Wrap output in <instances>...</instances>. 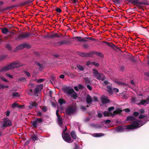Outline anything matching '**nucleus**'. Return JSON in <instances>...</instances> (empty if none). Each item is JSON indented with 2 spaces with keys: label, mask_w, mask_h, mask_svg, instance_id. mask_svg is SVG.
Returning a JSON list of instances; mask_svg holds the SVG:
<instances>
[{
  "label": "nucleus",
  "mask_w": 149,
  "mask_h": 149,
  "mask_svg": "<svg viewBox=\"0 0 149 149\" xmlns=\"http://www.w3.org/2000/svg\"><path fill=\"white\" fill-rule=\"evenodd\" d=\"M127 119L128 120L132 121L135 119V118L132 116H129L127 117Z\"/></svg>",
  "instance_id": "30"
},
{
  "label": "nucleus",
  "mask_w": 149,
  "mask_h": 149,
  "mask_svg": "<svg viewBox=\"0 0 149 149\" xmlns=\"http://www.w3.org/2000/svg\"><path fill=\"white\" fill-rule=\"evenodd\" d=\"M145 75L146 76L149 77V72L145 73Z\"/></svg>",
  "instance_id": "59"
},
{
  "label": "nucleus",
  "mask_w": 149,
  "mask_h": 149,
  "mask_svg": "<svg viewBox=\"0 0 149 149\" xmlns=\"http://www.w3.org/2000/svg\"><path fill=\"white\" fill-rule=\"evenodd\" d=\"M92 73L93 74V77L98 80L103 81L105 79V77L103 74L100 73L97 70L95 69H93L92 70Z\"/></svg>",
  "instance_id": "2"
},
{
  "label": "nucleus",
  "mask_w": 149,
  "mask_h": 149,
  "mask_svg": "<svg viewBox=\"0 0 149 149\" xmlns=\"http://www.w3.org/2000/svg\"><path fill=\"white\" fill-rule=\"evenodd\" d=\"M123 110V111H125V112H129L130 111V109L128 108L124 109Z\"/></svg>",
  "instance_id": "46"
},
{
  "label": "nucleus",
  "mask_w": 149,
  "mask_h": 149,
  "mask_svg": "<svg viewBox=\"0 0 149 149\" xmlns=\"http://www.w3.org/2000/svg\"><path fill=\"white\" fill-rule=\"evenodd\" d=\"M145 117V116L144 115H140L139 116V118L140 119H142V118H144Z\"/></svg>",
  "instance_id": "45"
},
{
  "label": "nucleus",
  "mask_w": 149,
  "mask_h": 149,
  "mask_svg": "<svg viewBox=\"0 0 149 149\" xmlns=\"http://www.w3.org/2000/svg\"><path fill=\"white\" fill-rule=\"evenodd\" d=\"M139 1V0H133L132 1V2L137 3Z\"/></svg>",
  "instance_id": "53"
},
{
  "label": "nucleus",
  "mask_w": 149,
  "mask_h": 149,
  "mask_svg": "<svg viewBox=\"0 0 149 149\" xmlns=\"http://www.w3.org/2000/svg\"><path fill=\"white\" fill-rule=\"evenodd\" d=\"M65 130H64L62 132V136L63 139L67 142H72L73 141V140L71 139L70 135L68 133L65 132Z\"/></svg>",
  "instance_id": "4"
},
{
  "label": "nucleus",
  "mask_w": 149,
  "mask_h": 149,
  "mask_svg": "<svg viewBox=\"0 0 149 149\" xmlns=\"http://www.w3.org/2000/svg\"><path fill=\"white\" fill-rule=\"evenodd\" d=\"M9 87L8 85H5L0 83V89H3L4 88H8Z\"/></svg>",
  "instance_id": "19"
},
{
  "label": "nucleus",
  "mask_w": 149,
  "mask_h": 149,
  "mask_svg": "<svg viewBox=\"0 0 149 149\" xmlns=\"http://www.w3.org/2000/svg\"><path fill=\"white\" fill-rule=\"evenodd\" d=\"M67 93L68 94L70 95L74 99H76L77 97V93L72 88L69 89L67 91Z\"/></svg>",
  "instance_id": "7"
},
{
  "label": "nucleus",
  "mask_w": 149,
  "mask_h": 149,
  "mask_svg": "<svg viewBox=\"0 0 149 149\" xmlns=\"http://www.w3.org/2000/svg\"><path fill=\"white\" fill-rule=\"evenodd\" d=\"M25 46V44L21 45L17 47V48L18 49H23Z\"/></svg>",
  "instance_id": "25"
},
{
  "label": "nucleus",
  "mask_w": 149,
  "mask_h": 149,
  "mask_svg": "<svg viewBox=\"0 0 149 149\" xmlns=\"http://www.w3.org/2000/svg\"><path fill=\"white\" fill-rule=\"evenodd\" d=\"M58 102L60 104L62 105L63 103H65V101L62 99H60L58 100Z\"/></svg>",
  "instance_id": "29"
},
{
  "label": "nucleus",
  "mask_w": 149,
  "mask_h": 149,
  "mask_svg": "<svg viewBox=\"0 0 149 149\" xmlns=\"http://www.w3.org/2000/svg\"><path fill=\"white\" fill-rule=\"evenodd\" d=\"M75 90L76 91H78V87L77 86H75L74 88Z\"/></svg>",
  "instance_id": "60"
},
{
  "label": "nucleus",
  "mask_w": 149,
  "mask_h": 149,
  "mask_svg": "<svg viewBox=\"0 0 149 149\" xmlns=\"http://www.w3.org/2000/svg\"><path fill=\"white\" fill-rule=\"evenodd\" d=\"M2 32L3 34H5L7 33L8 32H9V31L6 28H3L1 29Z\"/></svg>",
  "instance_id": "18"
},
{
  "label": "nucleus",
  "mask_w": 149,
  "mask_h": 149,
  "mask_svg": "<svg viewBox=\"0 0 149 149\" xmlns=\"http://www.w3.org/2000/svg\"><path fill=\"white\" fill-rule=\"evenodd\" d=\"M0 79H1L3 81L8 82V81L6 79L4 78V77L2 76H0Z\"/></svg>",
  "instance_id": "26"
},
{
  "label": "nucleus",
  "mask_w": 149,
  "mask_h": 149,
  "mask_svg": "<svg viewBox=\"0 0 149 149\" xmlns=\"http://www.w3.org/2000/svg\"><path fill=\"white\" fill-rule=\"evenodd\" d=\"M19 66V64L17 63H13L8 66L3 68L1 70V72H5L14 68L18 67Z\"/></svg>",
  "instance_id": "3"
},
{
  "label": "nucleus",
  "mask_w": 149,
  "mask_h": 149,
  "mask_svg": "<svg viewBox=\"0 0 149 149\" xmlns=\"http://www.w3.org/2000/svg\"><path fill=\"white\" fill-rule=\"evenodd\" d=\"M18 106V104L16 103L15 102L13 103L12 105V107L13 108H14L16 107H17Z\"/></svg>",
  "instance_id": "33"
},
{
  "label": "nucleus",
  "mask_w": 149,
  "mask_h": 149,
  "mask_svg": "<svg viewBox=\"0 0 149 149\" xmlns=\"http://www.w3.org/2000/svg\"><path fill=\"white\" fill-rule=\"evenodd\" d=\"M77 67L78 69L80 70L83 71L84 69V67L82 66L79 65H77Z\"/></svg>",
  "instance_id": "24"
},
{
  "label": "nucleus",
  "mask_w": 149,
  "mask_h": 149,
  "mask_svg": "<svg viewBox=\"0 0 149 149\" xmlns=\"http://www.w3.org/2000/svg\"><path fill=\"white\" fill-rule=\"evenodd\" d=\"M86 101L88 104H90L91 103L92 101V99L89 95H87L86 98Z\"/></svg>",
  "instance_id": "16"
},
{
  "label": "nucleus",
  "mask_w": 149,
  "mask_h": 149,
  "mask_svg": "<svg viewBox=\"0 0 149 149\" xmlns=\"http://www.w3.org/2000/svg\"><path fill=\"white\" fill-rule=\"evenodd\" d=\"M44 80V79H39L36 80V82L37 83H40L42 82Z\"/></svg>",
  "instance_id": "40"
},
{
  "label": "nucleus",
  "mask_w": 149,
  "mask_h": 149,
  "mask_svg": "<svg viewBox=\"0 0 149 149\" xmlns=\"http://www.w3.org/2000/svg\"><path fill=\"white\" fill-rule=\"evenodd\" d=\"M75 111V108L74 106H70L66 110V113L69 114L73 113Z\"/></svg>",
  "instance_id": "8"
},
{
  "label": "nucleus",
  "mask_w": 149,
  "mask_h": 149,
  "mask_svg": "<svg viewBox=\"0 0 149 149\" xmlns=\"http://www.w3.org/2000/svg\"><path fill=\"white\" fill-rule=\"evenodd\" d=\"M102 84L104 86L108 85H109L110 84V83L107 80L104 81L102 83Z\"/></svg>",
  "instance_id": "27"
},
{
  "label": "nucleus",
  "mask_w": 149,
  "mask_h": 149,
  "mask_svg": "<svg viewBox=\"0 0 149 149\" xmlns=\"http://www.w3.org/2000/svg\"><path fill=\"white\" fill-rule=\"evenodd\" d=\"M101 101L103 103H107L109 102V100L107 97H103L101 98Z\"/></svg>",
  "instance_id": "12"
},
{
  "label": "nucleus",
  "mask_w": 149,
  "mask_h": 149,
  "mask_svg": "<svg viewBox=\"0 0 149 149\" xmlns=\"http://www.w3.org/2000/svg\"><path fill=\"white\" fill-rule=\"evenodd\" d=\"M93 100L95 101H98V99L97 97H94L93 98Z\"/></svg>",
  "instance_id": "47"
},
{
  "label": "nucleus",
  "mask_w": 149,
  "mask_h": 149,
  "mask_svg": "<svg viewBox=\"0 0 149 149\" xmlns=\"http://www.w3.org/2000/svg\"><path fill=\"white\" fill-rule=\"evenodd\" d=\"M31 105L33 107H36L37 105V104L35 102H30Z\"/></svg>",
  "instance_id": "22"
},
{
  "label": "nucleus",
  "mask_w": 149,
  "mask_h": 149,
  "mask_svg": "<svg viewBox=\"0 0 149 149\" xmlns=\"http://www.w3.org/2000/svg\"><path fill=\"white\" fill-rule=\"evenodd\" d=\"M84 80L85 81V82L86 83H89L90 82V80L88 78L86 77L84 78Z\"/></svg>",
  "instance_id": "35"
},
{
  "label": "nucleus",
  "mask_w": 149,
  "mask_h": 149,
  "mask_svg": "<svg viewBox=\"0 0 149 149\" xmlns=\"http://www.w3.org/2000/svg\"><path fill=\"white\" fill-rule=\"evenodd\" d=\"M56 11L57 12L60 13L61 12V10L59 8H57L56 9Z\"/></svg>",
  "instance_id": "63"
},
{
  "label": "nucleus",
  "mask_w": 149,
  "mask_h": 149,
  "mask_svg": "<svg viewBox=\"0 0 149 149\" xmlns=\"http://www.w3.org/2000/svg\"><path fill=\"white\" fill-rule=\"evenodd\" d=\"M139 100H137V99L134 97L132 98L131 100V102L133 103H135L136 104V102H138Z\"/></svg>",
  "instance_id": "23"
},
{
  "label": "nucleus",
  "mask_w": 149,
  "mask_h": 149,
  "mask_svg": "<svg viewBox=\"0 0 149 149\" xmlns=\"http://www.w3.org/2000/svg\"><path fill=\"white\" fill-rule=\"evenodd\" d=\"M139 111L140 113H143L144 112V110L143 109H141L139 110Z\"/></svg>",
  "instance_id": "49"
},
{
  "label": "nucleus",
  "mask_w": 149,
  "mask_h": 149,
  "mask_svg": "<svg viewBox=\"0 0 149 149\" xmlns=\"http://www.w3.org/2000/svg\"><path fill=\"white\" fill-rule=\"evenodd\" d=\"M37 115L39 116H41V113L40 112H38Z\"/></svg>",
  "instance_id": "64"
},
{
  "label": "nucleus",
  "mask_w": 149,
  "mask_h": 149,
  "mask_svg": "<svg viewBox=\"0 0 149 149\" xmlns=\"http://www.w3.org/2000/svg\"><path fill=\"white\" fill-rule=\"evenodd\" d=\"M32 139L34 141H35L38 140V138L36 135H33L32 136Z\"/></svg>",
  "instance_id": "36"
},
{
  "label": "nucleus",
  "mask_w": 149,
  "mask_h": 149,
  "mask_svg": "<svg viewBox=\"0 0 149 149\" xmlns=\"http://www.w3.org/2000/svg\"><path fill=\"white\" fill-rule=\"evenodd\" d=\"M71 135L72 137L74 139H75L76 138V135L75 132L72 131L71 133Z\"/></svg>",
  "instance_id": "21"
},
{
  "label": "nucleus",
  "mask_w": 149,
  "mask_h": 149,
  "mask_svg": "<svg viewBox=\"0 0 149 149\" xmlns=\"http://www.w3.org/2000/svg\"><path fill=\"white\" fill-rule=\"evenodd\" d=\"M91 64V62L90 61H89L87 62L86 65H90Z\"/></svg>",
  "instance_id": "57"
},
{
  "label": "nucleus",
  "mask_w": 149,
  "mask_h": 149,
  "mask_svg": "<svg viewBox=\"0 0 149 149\" xmlns=\"http://www.w3.org/2000/svg\"><path fill=\"white\" fill-rule=\"evenodd\" d=\"M80 55L82 56H83V57H85V56H86V54L85 53H81V54H80Z\"/></svg>",
  "instance_id": "50"
},
{
  "label": "nucleus",
  "mask_w": 149,
  "mask_h": 149,
  "mask_svg": "<svg viewBox=\"0 0 149 149\" xmlns=\"http://www.w3.org/2000/svg\"><path fill=\"white\" fill-rule=\"evenodd\" d=\"M42 120L41 118H38L32 122V125L35 127H36L38 124L42 122Z\"/></svg>",
  "instance_id": "10"
},
{
  "label": "nucleus",
  "mask_w": 149,
  "mask_h": 149,
  "mask_svg": "<svg viewBox=\"0 0 149 149\" xmlns=\"http://www.w3.org/2000/svg\"><path fill=\"white\" fill-rule=\"evenodd\" d=\"M122 111V110L120 109H117L116 110L114 111L113 113H109V111H105L104 113V115L105 116H115L116 114L119 113Z\"/></svg>",
  "instance_id": "5"
},
{
  "label": "nucleus",
  "mask_w": 149,
  "mask_h": 149,
  "mask_svg": "<svg viewBox=\"0 0 149 149\" xmlns=\"http://www.w3.org/2000/svg\"><path fill=\"white\" fill-rule=\"evenodd\" d=\"M30 34L29 33H23L20 35V38H24L29 37Z\"/></svg>",
  "instance_id": "15"
},
{
  "label": "nucleus",
  "mask_w": 149,
  "mask_h": 149,
  "mask_svg": "<svg viewBox=\"0 0 149 149\" xmlns=\"http://www.w3.org/2000/svg\"><path fill=\"white\" fill-rule=\"evenodd\" d=\"M149 102V98L148 97L146 99H142L141 100H139L138 102H136V104L138 105H142L144 106L148 104Z\"/></svg>",
  "instance_id": "6"
},
{
  "label": "nucleus",
  "mask_w": 149,
  "mask_h": 149,
  "mask_svg": "<svg viewBox=\"0 0 149 149\" xmlns=\"http://www.w3.org/2000/svg\"><path fill=\"white\" fill-rule=\"evenodd\" d=\"M146 122L143 120L142 122L140 120H137L133 122L131 125H127L126 126H120L116 127L115 129V132H121L125 131V129H134L139 127L144 124Z\"/></svg>",
  "instance_id": "1"
},
{
  "label": "nucleus",
  "mask_w": 149,
  "mask_h": 149,
  "mask_svg": "<svg viewBox=\"0 0 149 149\" xmlns=\"http://www.w3.org/2000/svg\"><path fill=\"white\" fill-rule=\"evenodd\" d=\"M50 37L51 38H54L55 37H59V36L57 34H55L50 36Z\"/></svg>",
  "instance_id": "32"
},
{
  "label": "nucleus",
  "mask_w": 149,
  "mask_h": 149,
  "mask_svg": "<svg viewBox=\"0 0 149 149\" xmlns=\"http://www.w3.org/2000/svg\"><path fill=\"white\" fill-rule=\"evenodd\" d=\"M42 110L45 111L47 110V108L46 107H44L42 108Z\"/></svg>",
  "instance_id": "58"
},
{
  "label": "nucleus",
  "mask_w": 149,
  "mask_h": 149,
  "mask_svg": "<svg viewBox=\"0 0 149 149\" xmlns=\"http://www.w3.org/2000/svg\"><path fill=\"white\" fill-rule=\"evenodd\" d=\"M119 91V90L117 88H114L113 89V92L117 93Z\"/></svg>",
  "instance_id": "39"
},
{
  "label": "nucleus",
  "mask_w": 149,
  "mask_h": 149,
  "mask_svg": "<svg viewBox=\"0 0 149 149\" xmlns=\"http://www.w3.org/2000/svg\"><path fill=\"white\" fill-rule=\"evenodd\" d=\"M70 1L72 3L76 4L77 2L76 0H70Z\"/></svg>",
  "instance_id": "43"
},
{
  "label": "nucleus",
  "mask_w": 149,
  "mask_h": 149,
  "mask_svg": "<svg viewBox=\"0 0 149 149\" xmlns=\"http://www.w3.org/2000/svg\"><path fill=\"white\" fill-rule=\"evenodd\" d=\"M10 112L9 111H7L6 113V115L7 116H9V115H10Z\"/></svg>",
  "instance_id": "61"
},
{
  "label": "nucleus",
  "mask_w": 149,
  "mask_h": 149,
  "mask_svg": "<svg viewBox=\"0 0 149 149\" xmlns=\"http://www.w3.org/2000/svg\"><path fill=\"white\" fill-rule=\"evenodd\" d=\"M3 127H6L10 126L12 124V122L10 120L7 119H5L4 121L2 123Z\"/></svg>",
  "instance_id": "9"
},
{
  "label": "nucleus",
  "mask_w": 149,
  "mask_h": 149,
  "mask_svg": "<svg viewBox=\"0 0 149 149\" xmlns=\"http://www.w3.org/2000/svg\"><path fill=\"white\" fill-rule=\"evenodd\" d=\"M91 64L93 65H94L95 66L98 67L99 65V64L98 63H95V61H93L91 62Z\"/></svg>",
  "instance_id": "34"
},
{
  "label": "nucleus",
  "mask_w": 149,
  "mask_h": 149,
  "mask_svg": "<svg viewBox=\"0 0 149 149\" xmlns=\"http://www.w3.org/2000/svg\"><path fill=\"white\" fill-rule=\"evenodd\" d=\"M20 95L17 92H14L12 94V96L13 97H19Z\"/></svg>",
  "instance_id": "20"
},
{
  "label": "nucleus",
  "mask_w": 149,
  "mask_h": 149,
  "mask_svg": "<svg viewBox=\"0 0 149 149\" xmlns=\"http://www.w3.org/2000/svg\"><path fill=\"white\" fill-rule=\"evenodd\" d=\"M139 113L137 112H135L133 113V115L136 116H137L139 115Z\"/></svg>",
  "instance_id": "44"
},
{
  "label": "nucleus",
  "mask_w": 149,
  "mask_h": 149,
  "mask_svg": "<svg viewBox=\"0 0 149 149\" xmlns=\"http://www.w3.org/2000/svg\"><path fill=\"white\" fill-rule=\"evenodd\" d=\"M25 73L26 75L28 77H29L30 76V74L29 72L26 71L25 72Z\"/></svg>",
  "instance_id": "42"
},
{
  "label": "nucleus",
  "mask_w": 149,
  "mask_h": 149,
  "mask_svg": "<svg viewBox=\"0 0 149 149\" xmlns=\"http://www.w3.org/2000/svg\"><path fill=\"white\" fill-rule=\"evenodd\" d=\"M92 135L94 137H99L103 136L104 134L102 133H96L93 134Z\"/></svg>",
  "instance_id": "17"
},
{
  "label": "nucleus",
  "mask_w": 149,
  "mask_h": 149,
  "mask_svg": "<svg viewBox=\"0 0 149 149\" xmlns=\"http://www.w3.org/2000/svg\"><path fill=\"white\" fill-rule=\"evenodd\" d=\"M60 77L62 79H63L64 77V75L63 74H61L60 76Z\"/></svg>",
  "instance_id": "62"
},
{
  "label": "nucleus",
  "mask_w": 149,
  "mask_h": 149,
  "mask_svg": "<svg viewBox=\"0 0 149 149\" xmlns=\"http://www.w3.org/2000/svg\"><path fill=\"white\" fill-rule=\"evenodd\" d=\"M56 115L57 116V121L58 124L60 125L61 126L63 124L62 120L60 116L58 115L57 110L56 111Z\"/></svg>",
  "instance_id": "11"
},
{
  "label": "nucleus",
  "mask_w": 149,
  "mask_h": 149,
  "mask_svg": "<svg viewBox=\"0 0 149 149\" xmlns=\"http://www.w3.org/2000/svg\"><path fill=\"white\" fill-rule=\"evenodd\" d=\"M26 80L25 78L24 77L20 78L19 79V81H24Z\"/></svg>",
  "instance_id": "48"
},
{
  "label": "nucleus",
  "mask_w": 149,
  "mask_h": 149,
  "mask_svg": "<svg viewBox=\"0 0 149 149\" xmlns=\"http://www.w3.org/2000/svg\"><path fill=\"white\" fill-rule=\"evenodd\" d=\"M73 39L74 40H77L79 42L86 41L85 40L83 39L81 37H74L73 38Z\"/></svg>",
  "instance_id": "14"
},
{
  "label": "nucleus",
  "mask_w": 149,
  "mask_h": 149,
  "mask_svg": "<svg viewBox=\"0 0 149 149\" xmlns=\"http://www.w3.org/2000/svg\"><path fill=\"white\" fill-rule=\"evenodd\" d=\"M6 76L7 77H8L10 78H13V76L12 75L8 74H6Z\"/></svg>",
  "instance_id": "41"
},
{
  "label": "nucleus",
  "mask_w": 149,
  "mask_h": 149,
  "mask_svg": "<svg viewBox=\"0 0 149 149\" xmlns=\"http://www.w3.org/2000/svg\"><path fill=\"white\" fill-rule=\"evenodd\" d=\"M95 54L97 56H99L100 57H102L103 56V55L102 53H101L96 52Z\"/></svg>",
  "instance_id": "28"
},
{
  "label": "nucleus",
  "mask_w": 149,
  "mask_h": 149,
  "mask_svg": "<svg viewBox=\"0 0 149 149\" xmlns=\"http://www.w3.org/2000/svg\"><path fill=\"white\" fill-rule=\"evenodd\" d=\"M37 88L40 91L43 88V85L42 84H40L37 86Z\"/></svg>",
  "instance_id": "31"
},
{
  "label": "nucleus",
  "mask_w": 149,
  "mask_h": 149,
  "mask_svg": "<svg viewBox=\"0 0 149 149\" xmlns=\"http://www.w3.org/2000/svg\"><path fill=\"white\" fill-rule=\"evenodd\" d=\"M114 108L113 107H109L108 108V111H109V113H112L111 112V111L113 110L114 109Z\"/></svg>",
  "instance_id": "37"
},
{
  "label": "nucleus",
  "mask_w": 149,
  "mask_h": 149,
  "mask_svg": "<svg viewBox=\"0 0 149 149\" xmlns=\"http://www.w3.org/2000/svg\"><path fill=\"white\" fill-rule=\"evenodd\" d=\"M111 122V121L110 120H107L105 121V122L107 123H109Z\"/></svg>",
  "instance_id": "55"
},
{
  "label": "nucleus",
  "mask_w": 149,
  "mask_h": 149,
  "mask_svg": "<svg viewBox=\"0 0 149 149\" xmlns=\"http://www.w3.org/2000/svg\"><path fill=\"white\" fill-rule=\"evenodd\" d=\"M87 87L89 90H92V88L89 85H87Z\"/></svg>",
  "instance_id": "52"
},
{
  "label": "nucleus",
  "mask_w": 149,
  "mask_h": 149,
  "mask_svg": "<svg viewBox=\"0 0 149 149\" xmlns=\"http://www.w3.org/2000/svg\"><path fill=\"white\" fill-rule=\"evenodd\" d=\"M40 91V90H39V89H38L37 88H36L35 90L34 93H35L36 94H37Z\"/></svg>",
  "instance_id": "38"
},
{
  "label": "nucleus",
  "mask_w": 149,
  "mask_h": 149,
  "mask_svg": "<svg viewBox=\"0 0 149 149\" xmlns=\"http://www.w3.org/2000/svg\"><path fill=\"white\" fill-rule=\"evenodd\" d=\"M102 116V114L100 113H98V116L99 118H101Z\"/></svg>",
  "instance_id": "54"
},
{
  "label": "nucleus",
  "mask_w": 149,
  "mask_h": 149,
  "mask_svg": "<svg viewBox=\"0 0 149 149\" xmlns=\"http://www.w3.org/2000/svg\"><path fill=\"white\" fill-rule=\"evenodd\" d=\"M78 87L79 88L81 89H82L84 88L83 86L81 84H79L78 85Z\"/></svg>",
  "instance_id": "51"
},
{
  "label": "nucleus",
  "mask_w": 149,
  "mask_h": 149,
  "mask_svg": "<svg viewBox=\"0 0 149 149\" xmlns=\"http://www.w3.org/2000/svg\"><path fill=\"white\" fill-rule=\"evenodd\" d=\"M110 84L107 87V90L109 92V93L111 94L113 93V89L111 87V85Z\"/></svg>",
  "instance_id": "13"
},
{
  "label": "nucleus",
  "mask_w": 149,
  "mask_h": 149,
  "mask_svg": "<svg viewBox=\"0 0 149 149\" xmlns=\"http://www.w3.org/2000/svg\"><path fill=\"white\" fill-rule=\"evenodd\" d=\"M83 47L85 48H87L88 47V45L87 44H84L83 45Z\"/></svg>",
  "instance_id": "56"
}]
</instances>
